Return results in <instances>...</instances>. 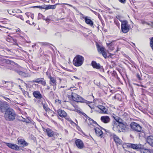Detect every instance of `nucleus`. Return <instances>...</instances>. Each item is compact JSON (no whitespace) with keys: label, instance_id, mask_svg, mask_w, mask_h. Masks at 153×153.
<instances>
[{"label":"nucleus","instance_id":"nucleus-22","mask_svg":"<svg viewBox=\"0 0 153 153\" xmlns=\"http://www.w3.org/2000/svg\"><path fill=\"white\" fill-rule=\"evenodd\" d=\"M6 40L9 42H13V44L16 45H17L18 44L17 42V40L16 39H13L12 37L9 36L7 37Z\"/></svg>","mask_w":153,"mask_h":153},{"label":"nucleus","instance_id":"nucleus-64","mask_svg":"<svg viewBox=\"0 0 153 153\" xmlns=\"http://www.w3.org/2000/svg\"><path fill=\"white\" fill-rule=\"evenodd\" d=\"M49 21V20H48V21H46V22H47L48 23V22Z\"/></svg>","mask_w":153,"mask_h":153},{"label":"nucleus","instance_id":"nucleus-53","mask_svg":"<svg viewBox=\"0 0 153 153\" xmlns=\"http://www.w3.org/2000/svg\"><path fill=\"white\" fill-rule=\"evenodd\" d=\"M60 4L59 3H58L56 4H55L54 5H55V8H56V5H59Z\"/></svg>","mask_w":153,"mask_h":153},{"label":"nucleus","instance_id":"nucleus-3","mask_svg":"<svg viewBox=\"0 0 153 153\" xmlns=\"http://www.w3.org/2000/svg\"><path fill=\"white\" fill-rule=\"evenodd\" d=\"M71 96L73 100L77 102H85L88 104L91 103L90 102L85 100L82 97L75 93H72Z\"/></svg>","mask_w":153,"mask_h":153},{"label":"nucleus","instance_id":"nucleus-47","mask_svg":"<svg viewBox=\"0 0 153 153\" xmlns=\"http://www.w3.org/2000/svg\"><path fill=\"white\" fill-rule=\"evenodd\" d=\"M25 15L28 17H29L30 16V13H26Z\"/></svg>","mask_w":153,"mask_h":153},{"label":"nucleus","instance_id":"nucleus-2","mask_svg":"<svg viewBox=\"0 0 153 153\" xmlns=\"http://www.w3.org/2000/svg\"><path fill=\"white\" fill-rule=\"evenodd\" d=\"M16 117V114L14 110L8 107L5 109L4 118L6 120L13 121L15 119Z\"/></svg>","mask_w":153,"mask_h":153},{"label":"nucleus","instance_id":"nucleus-27","mask_svg":"<svg viewBox=\"0 0 153 153\" xmlns=\"http://www.w3.org/2000/svg\"><path fill=\"white\" fill-rule=\"evenodd\" d=\"M44 101H45V99L43 98H40L37 99L36 104L38 105H42L44 103Z\"/></svg>","mask_w":153,"mask_h":153},{"label":"nucleus","instance_id":"nucleus-7","mask_svg":"<svg viewBox=\"0 0 153 153\" xmlns=\"http://www.w3.org/2000/svg\"><path fill=\"white\" fill-rule=\"evenodd\" d=\"M127 147L133 149L139 150L142 148V146L140 144H134L131 143H126L124 144Z\"/></svg>","mask_w":153,"mask_h":153},{"label":"nucleus","instance_id":"nucleus-17","mask_svg":"<svg viewBox=\"0 0 153 153\" xmlns=\"http://www.w3.org/2000/svg\"><path fill=\"white\" fill-rule=\"evenodd\" d=\"M101 120L102 122L107 123L110 122V119L108 116H102L101 117Z\"/></svg>","mask_w":153,"mask_h":153},{"label":"nucleus","instance_id":"nucleus-55","mask_svg":"<svg viewBox=\"0 0 153 153\" xmlns=\"http://www.w3.org/2000/svg\"><path fill=\"white\" fill-rule=\"evenodd\" d=\"M50 88L49 86H47V89L48 90H49L50 89Z\"/></svg>","mask_w":153,"mask_h":153},{"label":"nucleus","instance_id":"nucleus-56","mask_svg":"<svg viewBox=\"0 0 153 153\" xmlns=\"http://www.w3.org/2000/svg\"><path fill=\"white\" fill-rule=\"evenodd\" d=\"M88 105L89 106V107L91 108H92V107H91V106L90 105Z\"/></svg>","mask_w":153,"mask_h":153},{"label":"nucleus","instance_id":"nucleus-30","mask_svg":"<svg viewBox=\"0 0 153 153\" xmlns=\"http://www.w3.org/2000/svg\"><path fill=\"white\" fill-rule=\"evenodd\" d=\"M150 47L153 51V38L150 39Z\"/></svg>","mask_w":153,"mask_h":153},{"label":"nucleus","instance_id":"nucleus-25","mask_svg":"<svg viewBox=\"0 0 153 153\" xmlns=\"http://www.w3.org/2000/svg\"><path fill=\"white\" fill-rule=\"evenodd\" d=\"M44 9L46 10H47L50 9H55V5H47L44 6L43 8Z\"/></svg>","mask_w":153,"mask_h":153},{"label":"nucleus","instance_id":"nucleus-31","mask_svg":"<svg viewBox=\"0 0 153 153\" xmlns=\"http://www.w3.org/2000/svg\"><path fill=\"white\" fill-rule=\"evenodd\" d=\"M42 105L43 106V107L44 109L46 111L48 110V108L47 104L44 103Z\"/></svg>","mask_w":153,"mask_h":153},{"label":"nucleus","instance_id":"nucleus-41","mask_svg":"<svg viewBox=\"0 0 153 153\" xmlns=\"http://www.w3.org/2000/svg\"><path fill=\"white\" fill-rule=\"evenodd\" d=\"M69 122L72 125H75L76 126H77V125L74 122H73L71 120Z\"/></svg>","mask_w":153,"mask_h":153},{"label":"nucleus","instance_id":"nucleus-39","mask_svg":"<svg viewBox=\"0 0 153 153\" xmlns=\"http://www.w3.org/2000/svg\"><path fill=\"white\" fill-rule=\"evenodd\" d=\"M80 16H81V17H82L83 19H84L85 20L88 17L87 16H84V15L83 14H81Z\"/></svg>","mask_w":153,"mask_h":153},{"label":"nucleus","instance_id":"nucleus-45","mask_svg":"<svg viewBox=\"0 0 153 153\" xmlns=\"http://www.w3.org/2000/svg\"><path fill=\"white\" fill-rule=\"evenodd\" d=\"M4 98L8 102H9V101H10V99L9 98H6L5 97H4Z\"/></svg>","mask_w":153,"mask_h":153},{"label":"nucleus","instance_id":"nucleus-51","mask_svg":"<svg viewBox=\"0 0 153 153\" xmlns=\"http://www.w3.org/2000/svg\"><path fill=\"white\" fill-rule=\"evenodd\" d=\"M74 77L75 79H79V78L78 77H77L76 76H74Z\"/></svg>","mask_w":153,"mask_h":153},{"label":"nucleus","instance_id":"nucleus-50","mask_svg":"<svg viewBox=\"0 0 153 153\" xmlns=\"http://www.w3.org/2000/svg\"><path fill=\"white\" fill-rule=\"evenodd\" d=\"M42 45H47V43H42Z\"/></svg>","mask_w":153,"mask_h":153},{"label":"nucleus","instance_id":"nucleus-14","mask_svg":"<svg viewBox=\"0 0 153 153\" xmlns=\"http://www.w3.org/2000/svg\"><path fill=\"white\" fill-rule=\"evenodd\" d=\"M6 145L10 148L15 150L18 151L19 150V147L16 144L10 143H6Z\"/></svg>","mask_w":153,"mask_h":153},{"label":"nucleus","instance_id":"nucleus-26","mask_svg":"<svg viewBox=\"0 0 153 153\" xmlns=\"http://www.w3.org/2000/svg\"><path fill=\"white\" fill-rule=\"evenodd\" d=\"M85 23L89 25L92 26L93 25V22L88 17L85 20Z\"/></svg>","mask_w":153,"mask_h":153},{"label":"nucleus","instance_id":"nucleus-46","mask_svg":"<svg viewBox=\"0 0 153 153\" xmlns=\"http://www.w3.org/2000/svg\"><path fill=\"white\" fill-rule=\"evenodd\" d=\"M143 24H145L148 25H150V24H149V23H148V22H143Z\"/></svg>","mask_w":153,"mask_h":153},{"label":"nucleus","instance_id":"nucleus-29","mask_svg":"<svg viewBox=\"0 0 153 153\" xmlns=\"http://www.w3.org/2000/svg\"><path fill=\"white\" fill-rule=\"evenodd\" d=\"M141 149V153H151L149 149H143L142 148Z\"/></svg>","mask_w":153,"mask_h":153},{"label":"nucleus","instance_id":"nucleus-40","mask_svg":"<svg viewBox=\"0 0 153 153\" xmlns=\"http://www.w3.org/2000/svg\"><path fill=\"white\" fill-rule=\"evenodd\" d=\"M65 118L69 122L71 120V119L69 117L67 116Z\"/></svg>","mask_w":153,"mask_h":153},{"label":"nucleus","instance_id":"nucleus-54","mask_svg":"<svg viewBox=\"0 0 153 153\" xmlns=\"http://www.w3.org/2000/svg\"><path fill=\"white\" fill-rule=\"evenodd\" d=\"M140 86H141V87H144L145 88H146V86H144L143 85H140Z\"/></svg>","mask_w":153,"mask_h":153},{"label":"nucleus","instance_id":"nucleus-8","mask_svg":"<svg viewBox=\"0 0 153 153\" xmlns=\"http://www.w3.org/2000/svg\"><path fill=\"white\" fill-rule=\"evenodd\" d=\"M96 45L98 52L100 53H101L105 58H106L107 57V53L105 51L104 48L103 47H101L97 43L96 44Z\"/></svg>","mask_w":153,"mask_h":153},{"label":"nucleus","instance_id":"nucleus-19","mask_svg":"<svg viewBox=\"0 0 153 153\" xmlns=\"http://www.w3.org/2000/svg\"><path fill=\"white\" fill-rule=\"evenodd\" d=\"M58 115L62 117H65L67 116V113L64 110L59 109L57 111Z\"/></svg>","mask_w":153,"mask_h":153},{"label":"nucleus","instance_id":"nucleus-6","mask_svg":"<svg viewBox=\"0 0 153 153\" xmlns=\"http://www.w3.org/2000/svg\"><path fill=\"white\" fill-rule=\"evenodd\" d=\"M130 126L133 131L142 133V127L138 124L132 122L130 124Z\"/></svg>","mask_w":153,"mask_h":153},{"label":"nucleus","instance_id":"nucleus-11","mask_svg":"<svg viewBox=\"0 0 153 153\" xmlns=\"http://www.w3.org/2000/svg\"><path fill=\"white\" fill-rule=\"evenodd\" d=\"M49 78L50 79V84L51 85L53 86V89L55 90L56 88V80L55 78L50 76Z\"/></svg>","mask_w":153,"mask_h":153},{"label":"nucleus","instance_id":"nucleus-63","mask_svg":"<svg viewBox=\"0 0 153 153\" xmlns=\"http://www.w3.org/2000/svg\"><path fill=\"white\" fill-rule=\"evenodd\" d=\"M117 96V95H116L115 96V98H116Z\"/></svg>","mask_w":153,"mask_h":153},{"label":"nucleus","instance_id":"nucleus-21","mask_svg":"<svg viewBox=\"0 0 153 153\" xmlns=\"http://www.w3.org/2000/svg\"><path fill=\"white\" fill-rule=\"evenodd\" d=\"M96 135L102 137H103V133L102 131L99 128H94Z\"/></svg>","mask_w":153,"mask_h":153},{"label":"nucleus","instance_id":"nucleus-16","mask_svg":"<svg viewBox=\"0 0 153 153\" xmlns=\"http://www.w3.org/2000/svg\"><path fill=\"white\" fill-rule=\"evenodd\" d=\"M97 107L101 110L100 113H101L104 114H108V109L104 106L99 105H98Z\"/></svg>","mask_w":153,"mask_h":153},{"label":"nucleus","instance_id":"nucleus-60","mask_svg":"<svg viewBox=\"0 0 153 153\" xmlns=\"http://www.w3.org/2000/svg\"><path fill=\"white\" fill-rule=\"evenodd\" d=\"M36 46V45H35H35H33L32 46V47L33 48V47H34V46Z\"/></svg>","mask_w":153,"mask_h":153},{"label":"nucleus","instance_id":"nucleus-35","mask_svg":"<svg viewBox=\"0 0 153 153\" xmlns=\"http://www.w3.org/2000/svg\"><path fill=\"white\" fill-rule=\"evenodd\" d=\"M17 18L20 19L22 20H24V19L23 16L21 15H18L16 16Z\"/></svg>","mask_w":153,"mask_h":153},{"label":"nucleus","instance_id":"nucleus-15","mask_svg":"<svg viewBox=\"0 0 153 153\" xmlns=\"http://www.w3.org/2000/svg\"><path fill=\"white\" fill-rule=\"evenodd\" d=\"M43 131L46 132L48 136L50 137H53L54 134V132L51 129L48 128L47 129H43Z\"/></svg>","mask_w":153,"mask_h":153},{"label":"nucleus","instance_id":"nucleus-43","mask_svg":"<svg viewBox=\"0 0 153 153\" xmlns=\"http://www.w3.org/2000/svg\"><path fill=\"white\" fill-rule=\"evenodd\" d=\"M137 77L140 80L141 79V78L139 74H137Z\"/></svg>","mask_w":153,"mask_h":153},{"label":"nucleus","instance_id":"nucleus-49","mask_svg":"<svg viewBox=\"0 0 153 153\" xmlns=\"http://www.w3.org/2000/svg\"><path fill=\"white\" fill-rule=\"evenodd\" d=\"M30 21L29 20H27L26 21V22L28 24H29L30 25Z\"/></svg>","mask_w":153,"mask_h":153},{"label":"nucleus","instance_id":"nucleus-61","mask_svg":"<svg viewBox=\"0 0 153 153\" xmlns=\"http://www.w3.org/2000/svg\"><path fill=\"white\" fill-rule=\"evenodd\" d=\"M19 30H16V32H18V31H19Z\"/></svg>","mask_w":153,"mask_h":153},{"label":"nucleus","instance_id":"nucleus-1","mask_svg":"<svg viewBox=\"0 0 153 153\" xmlns=\"http://www.w3.org/2000/svg\"><path fill=\"white\" fill-rule=\"evenodd\" d=\"M116 121L113 122V129L118 132L127 131L129 129V126L126 123L120 122L119 120L115 119Z\"/></svg>","mask_w":153,"mask_h":153},{"label":"nucleus","instance_id":"nucleus-5","mask_svg":"<svg viewBox=\"0 0 153 153\" xmlns=\"http://www.w3.org/2000/svg\"><path fill=\"white\" fill-rule=\"evenodd\" d=\"M130 25L128 24V22L126 21H122L121 30L123 33H127L129 30Z\"/></svg>","mask_w":153,"mask_h":153},{"label":"nucleus","instance_id":"nucleus-24","mask_svg":"<svg viewBox=\"0 0 153 153\" xmlns=\"http://www.w3.org/2000/svg\"><path fill=\"white\" fill-rule=\"evenodd\" d=\"M85 116H86L87 117L86 118L87 120H88L89 121V124L91 125H93L94 124H97V123L94 121L92 119H91L89 117H88L87 115L85 114Z\"/></svg>","mask_w":153,"mask_h":153},{"label":"nucleus","instance_id":"nucleus-9","mask_svg":"<svg viewBox=\"0 0 153 153\" xmlns=\"http://www.w3.org/2000/svg\"><path fill=\"white\" fill-rule=\"evenodd\" d=\"M91 64L94 68L99 69L101 72H104V69L102 66H101L99 63H97L96 62L93 61H92Z\"/></svg>","mask_w":153,"mask_h":153},{"label":"nucleus","instance_id":"nucleus-4","mask_svg":"<svg viewBox=\"0 0 153 153\" xmlns=\"http://www.w3.org/2000/svg\"><path fill=\"white\" fill-rule=\"evenodd\" d=\"M84 58L83 57L79 55L76 56L73 61L74 65L76 66H79L82 65L83 62Z\"/></svg>","mask_w":153,"mask_h":153},{"label":"nucleus","instance_id":"nucleus-36","mask_svg":"<svg viewBox=\"0 0 153 153\" xmlns=\"http://www.w3.org/2000/svg\"><path fill=\"white\" fill-rule=\"evenodd\" d=\"M43 15L41 13H39L38 15V19H41L43 17Z\"/></svg>","mask_w":153,"mask_h":153},{"label":"nucleus","instance_id":"nucleus-10","mask_svg":"<svg viewBox=\"0 0 153 153\" xmlns=\"http://www.w3.org/2000/svg\"><path fill=\"white\" fill-rule=\"evenodd\" d=\"M9 107L8 103L5 101H0V111L3 112L4 110Z\"/></svg>","mask_w":153,"mask_h":153},{"label":"nucleus","instance_id":"nucleus-18","mask_svg":"<svg viewBox=\"0 0 153 153\" xmlns=\"http://www.w3.org/2000/svg\"><path fill=\"white\" fill-rule=\"evenodd\" d=\"M113 139L115 143L117 144L120 145L122 144V141L121 140L119 137L115 134H113Z\"/></svg>","mask_w":153,"mask_h":153},{"label":"nucleus","instance_id":"nucleus-37","mask_svg":"<svg viewBox=\"0 0 153 153\" xmlns=\"http://www.w3.org/2000/svg\"><path fill=\"white\" fill-rule=\"evenodd\" d=\"M8 13L10 15H13V13H14V12L13 11H11V10H8L7 11Z\"/></svg>","mask_w":153,"mask_h":153},{"label":"nucleus","instance_id":"nucleus-33","mask_svg":"<svg viewBox=\"0 0 153 153\" xmlns=\"http://www.w3.org/2000/svg\"><path fill=\"white\" fill-rule=\"evenodd\" d=\"M72 105L74 108V109L73 108L72 110L74 111H76L77 110V108H78L77 105Z\"/></svg>","mask_w":153,"mask_h":153},{"label":"nucleus","instance_id":"nucleus-28","mask_svg":"<svg viewBox=\"0 0 153 153\" xmlns=\"http://www.w3.org/2000/svg\"><path fill=\"white\" fill-rule=\"evenodd\" d=\"M42 79H44L43 78H37L31 81L32 83H40Z\"/></svg>","mask_w":153,"mask_h":153},{"label":"nucleus","instance_id":"nucleus-38","mask_svg":"<svg viewBox=\"0 0 153 153\" xmlns=\"http://www.w3.org/2000/svg\"><path fill=\"white\" fill-rule=\"evenodd\" d=\"M118 1L120 3L124 4L126 3V0H118Z\"/></svg>","mask_w":153,"mask_h":153},{"label":"nucleus","instance_id":"nucleus-57","mask_svg":"<svg viewBox=\"0 0 153 153\" xmlns=\"http://www.w3.org/2000/svg\"><path fill=\"white\" fill-rule=\"evenodd\" d=\"M34 101L35 102H37V100L36 99H34Z\"/></svg>","mask_w":153,"mask_h":153},{"label":"nucleus","instance_id":"nucleus-34","mask_svg":"<svg viewBox=\"0 0 153 153\" xmlns=\"http://www.w3.org/2000/svg\"><path fill=\"white\" fill-rule=\"evenodd\" d=\"M18 73L19 74L22 76H24V75L25 74V72H23L22 71H19L18 72Z\"/></svg>","mask_w":153,"mask_h":153},{"label":"nucleus","instance_id":"nucleus-20","mask_svg":"<svg viewBox=\"0 0 153 153\" xmlns=\"http://www.w3.org/2000/svg\"><path fill=\"white\" fill-rule=\"evenodd\" d=\"M33 94L34 97L36 99H38L40 98H42V96L40 92L39 91H34Z\"/></svg>","mask_w":153,"mask_h":153},{"label":"nucleus","instance_id":"nucleus-44","mask_svg":"<svg viewBox=\"0 0 153 153\" xmlns=\"http://www.w3.org/2000/svg\"><path fill=\"white\" fill-rule=\"evenodd\" d=\"M34 17V15L33 14H30V17L33 19Z\"/></svg>","mask_w":153,"mask_h":153},{"label":"nucleus","instance_id":"nucleus-12","mask_svg":"<svg viewBox=\"0 0 153 153\" xmlns=\"http://www.w3.org/2000/svg\"><path fill=\"white\" fill-rule=\"evenodd\" d=\"M75 143L77 147L79 149H82L84 146L83 142L80 139H78L76 140L75 141Z\"/></svg>","mask_w":153,"mask_h":153},{"label":"nucleus","instance_id":"nucleus-58","mask_svg":"<svg viewBox=\"0 0 153 153\" xmlns=\"http://www.w3.org/2000/svg\"><path fill=\"white\" fill-rule=\"evenodd\" d=\"M66 4V5H68L70 6H71V5H70V4Z\"/></svg>","mask_w":153,"mask_h":153},{"label":"nucleus","instance_id":"nucleus-42","mask_svg":"<svg viewBox=\"0 0 153 153\" xmlns=\"http://www.w3.org/2000/svg\"><path fill=\"white\" fill-rule=\"evenodd\" d=\"M42 18L43 20H45L46 21H48V20H50V19L48 18H47L46 19L45 18V17L44 16H43V17H42Z\"/></svg>","mask_w":153,"mask_h":153},{"label":"nucleus","instance_id":"nucleus-52","mask_svg":"<svg viewBox=\"0 0 153 153\" xmlns=\"http://www.w3.org/2000/svg\"><path fill=\"white\" fill-rule=\"evenodd\" d=\"M18 10V11H19V12H18L19 13H22V12L21 11V10Z\"/></svg>","mask_w":153,"mask_h":153},{"label":"nucleus","instance_id":"nucleus-48","mask_svg":"<svg viewBox=\"0 0 153 153\" xmlns=\"http://www.w3.org/2000/svg\"><path fill=\"white\" fill-rule=\"evenodd\" d=\"M111 43H107V45L109 47V46H111Z\"/></svg>","mask_w":153,"mask_h":153},{"label":"nucleus","instance_id":"nucleus-59","mask_svg":"<svg viewBox=\"0 0 153 153\" xmlns=\"http://www.w3.org/2000/svg\"><path fill=\"white\" fill-rule=\"evenodd\" d=\"M65 131L66 132V133H68V131H67V130H66V129H65Z\"/></svg>","mask_w":153,"mask_h":153},{"label":"nucleus","instance_id":"nucleus-13","mask_svg":"<svg viewBox=\"0 0 153 153\" xmlns=\"http://www.w3.org/2000/svg\"><path fill=\"white\" fill-rule=\"evenodd\" d=\"M18 144L22 147L26 146H28V143L23 139H17Z\"/></svg>","mask_w":153,"mask_h":153},{"label":"nucleus","instance_id":"nucleus-62","mask_svg":"<svg viewBox=\"0 0 153 153\" xmlns=\"http://www.w3.org/2000/svg\"><path fill=\"white\" fill-rule=\"evenodd\" d=\"M3 86H0V87L1 88L2 87H3Z\"/></svg>","mask_w":153,"mask_h":153},{"label":"nucleus","instance_id":"nucleus-23","mask_svg":"<svg viewBox=\"0 0 153 153\" xmlns=\"http://www.w3.org/2000/svg\"><path fill=\"white\" fill-rule=\"evenodd\" d=\"M147 143L151 146L153 147V136H150L147 139Z\"/></svg>","mask_w":153,"mask_h":153},{"label":"nucleus","instance_id":"nucleus-32","mask_svg":"<svg viewBox=\"0 0 153 153\" xmlns=\"http://www.w3.org/2000/svg\"><path fill=\"white\" fill-rule=\"evenodd\" d=\"M40 84H42L43 86H45L46 85V81L44 79H42Z\"/></svg>","mask_w":153,"mask_h":153}]
</instances>
